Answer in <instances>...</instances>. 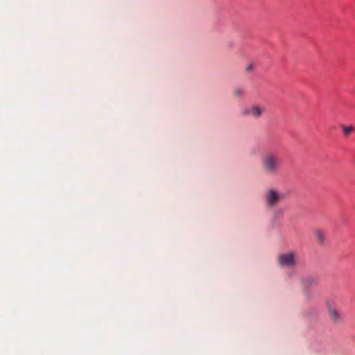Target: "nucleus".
<instances>
[{"label":"nucleus","mask_w":355,"mask_h":355,"mask_svg":"<svg viewBox=\"0 0 355 355\" xmlns=\"http://www.w3.org/2000/svg\"><path fill=\"white\" fill-rule=\"evenodd\" d=\"M282 161L277 151L269 150L261 157V169L267 176L273 177L279 173L282 170Z\"/></svg>","instance_id":"obj_1"},{"label":"nucleus","mask_w":355,"mask_h":355,"mask_svg":"<svg viewBox=\"0 0 355 355\" xmlns=\"http://www.w3.org/2000/svg\"><path fill=\"white\" fill-rule=\"evenodd\" d=\"M283 198L284 195L274 189H267L265 192V204L268 208L275 207Z\"/></svg>","instance_id":"obj_2"},{"label":"nucleus","mask_w":355,"mask_h":355,"mask_svg":"<svg viewBox=\"0 0 355 355\" xmlns=\"http://www.w3.org/2000/svg\"><path fill=\"white\" fill-rule=\"evenodd\" d=\"M263 108L258 105H252L249 107L243 109L241 112L243 116H250L255 119H259L263 114Z\"/></svg>","instance_id":"obj_3"},{"label":"nucleus","mask_w":355,"mask_h":355,"mask_svg":"<svg viewBox=\"0 0 355 355\" xmlns=\"http://www.w3.org/2000/svg\"><path fill=\"white\" fill-rule=\"evenodd\" d=\"M277 260L282 266L292 267L295 264L294 255L291 252L279 254Z\"/></svg>","instance_id":"obj_4"},{"label":"nucleus","mask_w":355,"mask_h":355,"mask_svg":"<svg viewBox=\"0 0 355 355\" xmlns=\"http://www.w3.org/2000/svg\"><path fill=\"white\" fill-rule=\"evenodd\" d=\"M329 314L330 319L334 322H338L340 319L339 313L334 309H329Z\"/></svg>","instance_id":"obj_5"},{"label":"nucleus","mask_w":355,"mask_h":355,"mask_svg":"<svg viewBox=\"0 0 355 355\" xmlns=\"http://www.w3.org/2000/svg\"><path fill=\"white\" fill-rule=\"evenodd\" d=\"M314 235L318 243H320V245L323 244L324 241V236L323 232L320 230H315L314 232Z\"/></svg>","instance_id":"obj_6"},{"label":"nucleus","mask_w":355,"mask_h":355,"mask_svg":"<svg viewBox=\"0 0 355 355\" xmlns=\"http://www.w3.org/2000/svg\"><path fill=\"white\" fill-rule=\"evenodd\" d=\"M341 128L345 137H348L349 134L354 130V127L353 125L345 126L342 125Z\"/></svg>","instance_id":"obj_7"},{"label":"nucleus","mask_w":355,"mask_h":355,"mask_svg":"<svg viewBox=\"0 0 355 355\" xmlns=\"http://www.w3.org/2000/svg\"><path fill=\"white\" fill-rule=\"evenodd\" d=\"M314 282L315 279L313 277H306L302 281V284L304 287L311 286Z\"/></svg>","instance_id":"obj_8"},{"label":"nucleus","mask_w":355,"mask_h":355,"mask_svg":"<svg viewBox=\"0 0 355 355\" xmlns=\"http://www.w3.org/2000/svg\"><path fill=\"white\" fill-rule=\"evenodd\" d=\"M234 96L236 98L242 97L244 94V91L239 87L234 88L233 90Z\"/></svg>","instance_id":"obj_9"},{"label":"nucleus","mask_w":355,"mask_h":355,"mask_svg":"<svg viewBox=\"0 0 355 355\" xmlns=\"http://www.w3.org/2000/svg\"><path fill=\"white\" fill-rule=\"evenodd\" d=\"M254 67V64H253L252 63H250V64H248L247 65V67H246V68H245V71H246L247 72H249V71H250L253 70Z\"/></svg>","instance_id":"obj_10"}]
</instances>
